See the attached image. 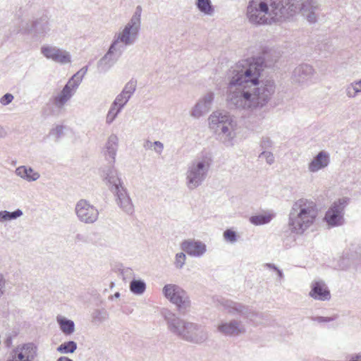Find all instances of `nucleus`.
<instances>
[{
  "label": "nucleus",
  "instance_id": "obj_16",
  "mask_svg": "<svg viewBox=\"0 0 361 361\" xmlns=\"http://www.w3.org/2000/svg\"><path fill=\"white\" fill-rule=\"evenodd\" d=\"M123 51L112 44H110L106 53L97 62V70L99 73H106L118 61Z\"/></svg>",
  "mask_w": 361,
  "mask_h": 361
},
{
  "label": "nucleus",
  "instance_id": "obj_44",
  "mask_svg": "<svg viewBox=\"0 0 361 361\" xmlns=\"http://www.w3.org/2000/svg\"><path fill=\"white\" fill-rule=\"evenodd\" d=\"M272 140L269 137H263L260 141V147L262 149H269L272 147Z\"/></svg>",
  "mask_w": 361,
  "mask_h": 361
},
{
  "label": "nucleus",
  "instance_id": "obj_38",
  "mask_svg": "<svg viewBox=\"0 0 361 361\" xmlns=\"http://www.w3.org/2000/svg\"><path fill=\"white\" fill-rule=\"evenodd\" d=\"M87 71V66H85L82 68L79 71H78L75 75H73L70 80L73 79L74 83H77L78 87L80 84L82 77L86 74Z\"/></svg>",
  "mask_w": 361,
  "mask_h": 361
},
{
  "label": "nucleus",
  "instance_id": "obj_55",
  "mask_svg": "<svg viewBox=\"0 0 361 361\" xmlns=\"http://www.w3.org/2000/svg\"><path fill=\"white\" fill-rule=\"evenodd\" d=\"M114 298H118L120 297V293L118 292H116L114 296Z\"/></svg>",
  "mask_w": 361,
  "mask_h": 361
},
{
  "label": "nucleus",
  "instance_id": "obj_43",
  "mask_svg": "<svg viewBox=\"0 0 361 361\" xmlns=\"http://www.w3.org/2000/svg\"><path fill=\"white\" fill-rule=\"evenodd\" d=\"M259 158L265 159L269 165H271L274 162V154L269 151H263L259 154Z\"/></svg>",
  "mask_w": 361,
  "mask_h": 361
},
{
  "label": "nucleus",
  "instance_id": "obj_36",
  "mask_svg": "<svg viewBox=\"0 0 361 361\" xmlns=\"http://www.w3.org/2000/svg\"><path fill=\"white\" fill-rule=\"evenodd\" d=\"M108 316V313L104 309L95 310L92 314L93 320L99 322H103L106 320Z\"/></svg>",
  "mask_w": 361,
  "mask_h": 361
},
{
  "label": "nucleus",
  "instance_id": "obj_17",
  "mask_svg": "<svg viewBox=\"0 0 361 361\" xmlns=\"http://www.w3.org/2000/svg\"><path fill=\"white\" fill-rule=\"evenodd\" d=\"M315 74L314 68L309 64H300L297 66L292 74L293 82L301 85H308L312 82Z\"/></svg>",
  "mask_w": 361,
  "mask_h": 361
},
{
  "label": "nucleus",
  "instance_id": "obj_37",
  "mask_svg": "<svg viewBox=\"0 0 361 361\" xmlns=\"http://www.w3.org/2000/svg\"><path fill=\"white\" fill-rule=\"evenodd\" d=\"M121 111V109L111 104V106L106 116V123H112Z\"/></svg>",
  "mask_w": 361,
  "mask_h": 361
},
{
  "label": "nucleus",
  "instance_id": "obj_18",
  "mask_svg": "<svg viewBox=\"0 0 361 361\" xmlns=\"http://www.w3.org/2000/svg\"><path fill=\"white\" fill-rule=\"evenodd\" d=\"M78 88L77 83H74L73 79L69 80L63 90L56 96L53 97L52 102L56 108L61 109L71 98L74 95Z\"/></svg>",
  "mask_w": 361,
  "mask_h": 361
},
{
  "label": "nucleus",
  "instance_id": "obj_45",
  "mask_svg": "<svg viewBox=\"0 0 361 361\" xmlns=\"http://www.w3.org/2000/svg\"><path fill=\"white\" fill-rule=\"evenodd\" d=\"M14 97L12 94L6 93L0 99V103L3 106H6L11 103Z\"/></svg>",
  "mask_w": 361,
  "mask_h": 361
},
{
  "label": "nucleus",
  "instance_id": "obj_29",
  "mask_svg": "<svg viewBox=\"0 0 361 361\" xmlns=\"http://www.w3.org/2000/svg\"><path fill=\"white\" fill-rule=\"evenodd\" d=\"M57 322L63 333L66 335L73 334L75 331V324L72 320L67 319L63 317H57Z\"/></svg>",
  "mask_w": 361,
  "mask_h": 361
},
{
  "label": "nucleus",
  "instance_id": "obj_9",
  "mask_svg": "<svg viewBox=\"0 0 361 361\" xmlns=\"http://www.w3.org/2000/svg\"><path fill=\"white\" fill-rule=\"evenodd\" d=\"M162 293L171 303L175 305L181 314H185L190 307V300L188 293L179 286L169 283L164 286Z\"/></svg>",
  "mask_w": 361,
  "mask_h": 361
},
{
  "label": "nucleus",
  "instance_id": "obj_10",
  "mask_svg": "<svg viewBox=\"0 0 361 361\" xmlns=\"http://www.w3.org/2000/svg\"><path fill=\"white\" fill-rule=\"evenodd\" d=\"M350 199L342 197L335 201L326 211L324 219L331 226H339L344 224V210Z\"/></svg>",
  "mask_w": 361,
  "mask_h": 361
},
{
  "label": "nucleus",
  "instance_id": "obj_24",
  "mask_svg": "<svg viewBox=\"0 0 361 361\" xmlns=\"http://www.w3.org/2000/svg\"><path fill=\"white\" fill-rule=\"evenodd\" d=\"M330 162L329 154L325 151L319 152L309 163L308 170L311 173H316L325 169Z\"/></svg>",
  "mask_w": 361,
  "mask_h": 361
},
{
  "label": "nucleus",
  "instance_id": "obj_42",
  "mask_svg": "<svg viewBox=\"0 0 361 361\" xmlns=\"http://www.w3.org/2000/svg\"><path fill=\"white\" fill-rule=\"evenodd\" d=\"M224 238L226 241L231 243H233L237 240L236 233L231 229H227L224 231Z\"/></svg>",
  "mask_w": 361,
  "mask_h": 361
},
{
  "label": "nucleus",
  "instance_id": "obj_34",
  "mask_svg": "<svg viewBox=\"0 0 361 361\" xmlns=\"http://www.w3.org/2000/svg\"><path fill=\"white\" fill-rule=\"evenodd\" d=\"M130 98L125 94L121 92L118 94L113 102V105L122 110L124 106L128 103Z\"/></svg>",
  "mask_w": 361,
  "mask_h": 361
},
{
  "label": "nucleus",
  "instance_id": "obj_52",
  "mask_svg": "<svg viewBox=\"0 0 361 361\" xmlns=\"http://www.w3.org/2000/svg\"><path fill=\"white\" fill-rule=\"evenodd\" d=\"M266 266L271 269H274L275 271H277L279 269L276 267L274 264H267Z\"/></svg>",
  "mask_w": 361,
  "mask_h": 361
},
{
  "label": "nucleus",
  "instance_id": "obj_22",
  "mask_svg": "<svg viewBox=\"0 0 361 361\" xmlns=\"http://www.w3.org/2000/svg\"><path fill=\"white\" fill-rule=\"evenodd\" d=\"M104 180L112 193L125 188L120 175L114 168H109L104 172Z\"/></svg>",
  "mask_w": 361,
  "mask_h": 361
},
{
  "label": "nucleus",
  "instance_id": "obj_53",
  "mask_svg": "<svg viewBox=\"0 0 361 361\" xmlns=\"http://www.w3.org/2000/svg\"><path fill=\"white\" fill-rule=\"evenodd\" d=\"M350 361H361V355H357L353 357Z\"/></svg>",
  "mask_w": 361,
  "mask_h": 361
},
{
  "label": "nucleus",
  "instance_id": "obj_13",
  "mask_svg": "<svg viewBox=\"0 0 361 361\" xmlns=\"http://www.w3.org/2000/svg\"><path fill=\"white\" fill-rule=\"evenodd\" d=\"M219 302L228 313L231 314H238L251 322H254L255 319L259 315L258 312L252 310L248 306L228 299L221 298L219 300Z\"/></svg>",
  "mask_w": 361,
  "mask_h": 361
},
{
  "label": "nucleus",
  "instance_id": "obj_20",
  "mask_svg": "<svg viewBox=\"0 0 361 361\" xmlns=\"http://www.w3.org/2000/svg\"><path fill=\"white\" fill-rule=\"evenodd\" d=\"M180 247L183 252L194 257H202L207 251L206 245L200 240L188 239L182 242Z\"/></svg>",
  "mask_w": 361,
  "mask_h": 361
},
{
  "label": "nucleus",
  "instance_id": "obj_7",
  "mask_svg": "<svg viewBox=\"0 0 361 361\" xmlns=\"http://www.w3.org/2000/svg\"><path fill=\"white\" fill-rule=\"evenodd\" d=\"M212 164V158L207 154L197 157L188 164L185 176V185L188 190H195L203 184L208 176Z\"/></svg>",
  "mask_w": 361,
  "mask_h": 361
},
{
  "label": "nucleus",
  "instance_id": "obj_28",
  "mask_svg": "<svg viewBox=\"0 0 361 361\" xmlns=\"http://www.w3.org/2000/svg\"><path fill=\"white\" fill-rule=\"evenodd\" d=\"M274 217L273 214L264 213L250 216L249 221L253 225L261 226L269 223Z\"/></svg>",
  "mask_w": 361,
  "mask_h": 361
},
{
  "label": "nucleus",
  "instance_id": "obj_30",
  "mask_svg": "<svg viewBox=\"0 0 361 361\" xmlns=\"http://www.w3.org/2000/svg\"><path fill=\"white\" fill-rule=\"evenodd\" d=\"M196 6L205 15L212 16L214 13V9L210 0H197Z\"/></svg>",
  "mask_w": 361,
  "mask_h": 361
},
{
  "label": "nucleus",
  "instance_id": "obj_3",
  "mask_svg": "<svg viewBox=\"0 0 361 361\" xmlns=\"http://www.w3.org/2000/svg\"><path fill=\"white\" fill-rule=\"evenodd\" d=\"M283 0H250L246 16L253 25L271 24L284 20Z\"/></svg>",
  "mask_w": 361,
  "mask_h": 361
},
{
  "label": "nucleus",
  "instance_id": "obj_39",
  "mask_svg": "<svg viewBox=\"0 0 361 361\" xmlns=\"http://www.w3.org/2000/svg\"><path fill=\"white\" fill-rule=\"evenodd\" d=\"M186 257L183 252H179L176 255L174 264L177 269H181L185 263Z\"/></svg>",
  "mask_w": 361,
  "mask_h": 361
},
{
  "label": "nucleus",
  "instance_id": "obj_6",
  "mask_svg": "<svg viewBox=\"0 0 361 361\" xmlns=\"http://www.w3.org/2000/svg\"><path fill=\"white\" fill-rule=\"evenodd\" d=\"M209 126L218 135L220 140L226 146L233 145L235 137V122L226 111H214L208 118Z\"/></svg>",
  "mask_w": 361,
  "mask_h": 361
},
{
  "label": "nucleus",
  "instance_id": "obj_41",
  "mask_svg": "<svg viewBox=\"0 0 361 361\" xmlns=\"http://www.w3.org/2000/svg\"><path fill=\"white\" fill-rule=\"evenodd\" d=\"M64 127L63 126H57L56 128L51 130L49 134L54 136L56 141H58L63 135Z\"/></svg>",
  "mask_w": 361,
  "mask_h": 361
},
{
  "label": "nucleus",
  "instance_id": "obj_33",
  "mask_svg": "<svg viewBox=\"0 0 361 361\" xmlns=\"http://www.w3.org/2000/svg\"><path fill=\"white\" fill-rule=\"evenodd\" d=\"M77 349V343L75 341H70L64 342L57 348V351L61 353H73Z\"/></svg>",
  "mask_w": 361,
  "mask_h": 361
},
{
  "label": "nucleus",
  "instance_id": "obj_54",
  "mask_svg": "<svg viewBox=\"0 0 361 361\" xmlns=\"http://www.w3.org/2000/svg\"><path fill=\"white\" fill-rule=\"evenodd\" d=\"M277 274H278V276L280 279H282L283 277V272L280 270V269H278L276 271Z\"/></svg>",
  "mask_w": 361,
  "mask_h": 361
},
{
  "label": "nucleus",
  "instance_id": "obj_32",
  "mask_svg": "<svg viewBox=\"0 0 361 361\" xmlns=\"http://www.w3.org/2000/svg\"><path fill=\"white\" fill-rule=\"evenodd\" d=\"M130 290L136 295H142L146 290V283L142 280L133 279L130 283Z\"/></svg>",
  "mask_w": 361,
  "mask_h": 361
},
{
  "label": "nucleus",
  "instance_id": "obj_15",
  "mask_svg": "<svg viewBox=\"0 0 361 361\" xmlns=\"http://www.w3.org/2000/svg\"><path fill=\"white\" fill-rule=\"evenodd\" d=\"M41 53L48 59L60 63L71 62V56L68 51L56 46L44 45L41 47Z\"/></svg>",
  "mask_w": 361,
  "mask_h": 361
},
{
  "label": "nucleus",
  "instance_id": "obj_4",
  "mask_svg": "<svg viewBox=\"0 0 361 361\" xmlns=\"http://www.w3.org/2000/svg\"><path fill=\"white\" fill-rule=\"evenodd\" d=\"M317 214V205L313 201L300 198L293 204L288 226L293 232L301 234L313 224Z\"/></svg>",
  "mask_w": 361,
  "mask_h": 361
},
{
  "label": "nucleus",
  "instance_id": "obj_47",
  "mask_svg": "<svg viewBox=\"0 0 361 361\" xmlns=\"http://www.w3.org/2000/svg\"><path fill=\"white\" fill-rule=\"evenodd\" d=\"M6 287V279L2 273L0 272V298L4 294Z\"/></svg>",
  "mask_w": 361,
  "mask_h": 361
},
{
  "label": "nucleus",
  "instance_id": "obj_5",
  "mask_svg": "<svg viewBox=\"0 0 361 361\" xmlns=\"http://www.w3.org/2000/svg\"><path fill=\"white\" fill-rule=\"evenodd\" d=\"M141 13L142 7L137 6L130 20L114 36L111 44L123 52L127 47L133 45L138 39L141 27Z\"/></svg>",
  "mask_w": 361,
  "mask_h": 361
},
{
  "label": "nucleus",
  "instance_id": "obj_26",
  "mask_svg": "<svg viewBox=\"0 0 361 361\" xmlns=\"http://www.w3.org/2000/svg\"><path fill=\"white\" fill-rule=\"evenodd\" d=\"M15 173L22 179L27 181H36L40 177V174L28 166H20L16 169Z\"/></svg>",
  "mask_w": 361,
  "mask_h": 361
},
{
  "label": "nucleus",
  "instance_id": "obj_50",
  "mask_svg": "<svg viewBox=\"0 0 361 361\" xmlns=\"http://www.w3.org/2000/svg\"><path fill=\"white\" fill-rule=\"evenodd\" d=\"M355 88L358 90V94L361 93V79L355 80Z\"/></svg>",
  "mask_w": 361,
  "mask_h": 361
},
{
  "label": "nucleus",
  "instance_id": "obj_1",
  "mask_svg": "<svg viewBox=\"0 0 361 361\" xmlns=\"http://www.w3.org/2000/svg\"><path fill=\"white\" fill-rule=\"evenodd\" d=\"M263 71L259 59L238 61L230 70L226 103L230 109L254 111L264 106L275 92L272 80H259Z\"/></svg>",
  "mask_w": 361,
  "mask_h": 361
},
{
  "label": "nucleus",
  "instance_id": "obj_14",
  "mask_svg": "<svg viewBox=\"0 0 361 361\" xmlns=\"http://www.w3.org/2000/svg\"><path fill=\"white\" fill-rule=\"evenodd\" d=\"M214 96V93L211 91L201 96L190 109V116L195 119H198L209 113L212 109Z\"/></svg>",
  "mask_w": 361,
  "mask_h": 361
},
{
  "label": "nucleus",
  "instance_id": "obj_2",
  "mask_svg": "<svg viewBox=\"0 0 361 361\" xmlns=\"http://www.w3.org/2000/svg\"><path fill=\"white\" fill-rule=\"evenodd\" d=\"M161 315L166 322L168 330L174 336L197 344L207 341L208 334L204 326L181 319L167 308L161 310Z\"/></svg>",
  "mask_w": 361,
  "mask_h": 361
},
{
  "label": "nucleus",
  "instance_id": "obj_19",
  "mask_svg": "<svg viewBox=\"0 0 361 361\" xmlns=\"http://www.w3.org/2000/svg\"><path fill=\"white\" fill-rule=\"evenodd\" d=\"M219 333L229 336H238L245 334L246 329L240 320L232 319L229 322H221L217 326Z\"/></svg>",
  "mask_w": 361,
  "mask_h": 361
},
{
  "label": "nucleus",
  "instance_id": "obj_8",
  "mask_svg": "<svg viewBox=\"0 0 361 361\" xmlns=\"http://www.w3.org/2000/svg\"><path fill=\"white\" fill-rule=\"evenodd\" d=\"M284 19L300 12L310 23L317 20L319 6L315 0H283Z\"/></svg>",
  "mask_w": 361,
  "mask_h": 361
},
{
  "label": "nucleus",
  "instance_id": "obj_25",
  "mask_svg": "<svg viewBox=\"0 0 361 361\" xmlns=\"http://www.w3.org/2000/svg\"><path fill=\"white\" fill-rule=\"evenodd\" d=\"M50 30L49 18L47 16H43L32 22L30 31L37 35L44 37L49 32Z\"/></svg>",
  "mask_w": 361,
  "mask_h": 361
},
{
  "label": "nucleus",
  "instance_id": "obj_11",
  "mask_svg": "<svg viewBox=\"0 0 361 361\" xmlns=\"http://www.w3.org/2000/svg\"><path fill=\"white\" fill-rule=\"evenodd\" d=\"M75 213L78 219L85 224H92L99 218V211L87 200L81 199L75 206Z\"/></svg>",
  "mask_w": 361,
  "mask_h": 361
},
{
  "label": "nucleus",
  "instance_id": "obj_23",
  "mask_svg": "<svg viewBox=\"0 0 361 361\" xmlns=\"http://www.w3.org/2000/svg\"><path fill=\"white\" fill-rule=\"evenodd\" d=\"M309 295L314 299L322 301L329 300L331 298L328 287L322 281L312 283Z\"/></svg>",
  "mask_w": 361,
  "mask_h": 361
},
{
  "label": "nucleus",
  "instance_id": "obj_40",
  "mask_svg": "<svg viewBox=\"0 0 361 361\" xmlns=\"http://www.w3.org/2000/svg\"><path fill=\"white\" fill-rule=\"evenodd\" d=\"M345 94L349 98H355L358 94V90L355 88L354 81L345 88Z\"/></svg>",
  "mask_w": 361,
  "mask_h": 361
},
{
  "label": "nucleus",
  "instance_id": "obj_31",
  "mask_svg": "<svg viewBox=\"0 0 361 361\" xmlns=\"http://www.w3.org/2000/svg\"><path fill=\"white\" fill-rule=\"evenodd\" d=\"M23 215L21 209H18L14 212H8L6 210L0 212V222L3 223L8 221H11L20 217Z\"/></svg>",
  "mask_w": 361,
  "mask_h": 361
},
{
  "label": "nucleus",
  "instance_id": "obj_48",
  "mask_svg": "<svg viewBox=\"0 0 361 361\" xmlns=\"http://www.w3.org/2000/svg\"><path fill=\"white\" fill-rule=\"evenodd\" d=\"M315 320L318 322H329L333 320L331 317H317Z\"/></svg>",
  "mask_w": 361,
  "mask_h": 361
},
{
  "label": "nucleus",
  "instance_id": "obj_21",
  "mask_svg": "<svg viewBox=\"0 0 361 361\" xmlns=\"http://www.w3.org/2000/svg\"><path fill=\"white\" fill-rule=\"evenodd\" d=\"M117 205L127 214L134 212V206L126 188L113 192Z\"/></svg>",
  "mask_w": 361,
  "mask_h": 361
},
{
  "label": "nucleus",
  "instance_id": "obj_27",
  "mask_svg": "<svg viewBox=\"0 0 361 361\" xmlns=\"http://www.w3.org/2000/svg\"><path fill=\"white\" fill-rule=\"evenodd\" d=\"M118 137L116 135L112 134L109 137L106 143V155H108L112 159V163L115 161V157L118 149Z\"/></svg>",
  "mask_w": 361,
  "mask_h": 361
},
{
  "label": "nucleus",
  "instance_id": "obj_51",
  "mask_svg": "<svg viewBox=\"0 0 361 361\" xmlns=\"http://www.w3.org/2000/svg\"><path fill=\"white\" fill-rule=\"evenodd\" d=\"M56 361H73V360L68 358V357H60Z\"/></svg>",
  "mask_w": 361,
  "mask_h": 361
},
{
  "label": "nucleus",
  "instance_id": "obj_49",
  "mask_svg": "<svg viewBox=\"0 0 361 361\" xmlns=\"http://www.w3.org/2000/svg\"><path fill=\"white\" fill-rule=\"evenodd\" d=\"M154 146V142H151L149 140H147L145 144L144 145L145 148L152 149Z\"/></svg>",
  "mask_w": 361,
  "mask_h": 361
},
{
  "label": "nucleus",
  "instance_id": "obj_35",
  "mask_svg": "<svg viewBox=\"0 0 361 361\" xmlns=\"http://www.w3.org/2000/svg\"><path fill=\"white\" fill-rule=\"evenodd\" d=\"M137 87V82L134 80H130L129 82H128L124 88L122 90V93L125 94L130 98L131 96L134 94Z\"/></svg>",
  "mask_w": 361,
  "mask_h": 361
},
{
  "label": "nucleus",
  "instance_id": "obj_46",
  "mask_svg": "<svg viewBox=\"0 0 361 361\" xmlns=\"http://www.w3.org/2000/svg\"><path fill=\"white\" fill-rule=\"evenodd\" d=\"M158 154H161L164 149V144L160 141L154 142L153 149Z\"/></svg>",
  "mask_w": 361,
  "mask_h": 361
},
{
  "label": "nucleus",
  "instance_id": "obj_12",
  "mask_svg": "<svg viewBox=\"0 0 361 361\" xmlns=\"http://www.w3.org/2000/svg\"><path fill=\"white\" fill-rule=\"evenodd\" d=\"M38 355V348L32 342L17 345L9 354L6 361H35Z\"/></svg>",
  "mask_w": 361,
  "mask_h": 361
}]
</instances>
